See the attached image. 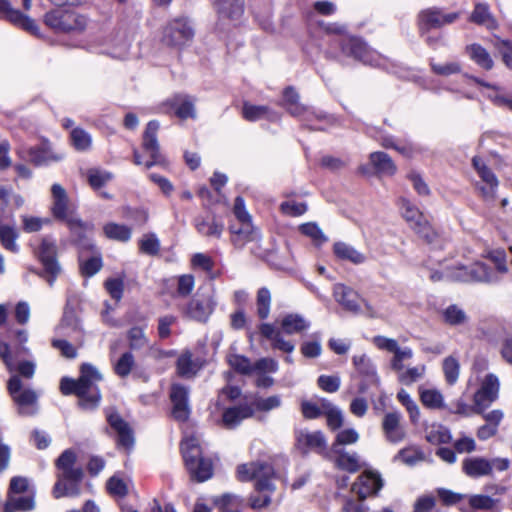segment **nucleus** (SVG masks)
<instances>
[{
  "instance_id": "f257e3e1",
  "label": "nucleus",
  "mask_w": 512,
  "mask_h": 512,
  "mask_svg": "<svg viewBox=\"0 0 512 512\" xmlns=\"http://www.w3.org/2000/svg\"><path fill=\"white\" fill-rule=\"evenodd\" d=\"M76 459L75 452L66 449L56 460L57 481L52 491L56 499L79 494V484L83 479L84 472L80 466H76Z\"/></svg>"
},
{
  "instance_id": "f03ea898",
  "label": "nucleus",
  "mask_w": 512,
  "mask_h": 512,
  "mask_svg": "<svg viewBox=\"0 0 512 512\" xmlns=\"http://www.w3.org/2000/svg\"><path fill=\"white\" fill-rule=\"evenodd\" d=\"M102 379V374L94 365L90 363L81 365L80 376L77 380L79 406L84 409H94L99 405L101 393L97 383Z\"/></svg>"
},
{
  "instance_id": "7ed1b4c3",
  "label": "nucleus",
  "mask_w": 512,
  "mask_h": 512,
  "mask_svg": "<svg viewBox=\"0 0 512 512\" xmlns=\"http://www.w3.org/2000/svg\"><path fill=\"white\" fill-rule=\"evenodd\" d=\"M181 450L191 477L198 482L211 478L213 466L210 459L202 457L201 449L196 438L191 437L182 442Z\"/></svg>"
},
{
  "instance_id": "20e7f679",
  "label": "nucleus",
  "mask_w": 512,
  "mask_h": 512,
  "mask_svg": "<svg viewBox=\"0 0 512 512\" xmlns=\"http://www.w3.org/2000/svg\"><path fill=\"white\" fill-rule=\"evenodd\" d=\"M34 254L43 266V271L39 275L52 286L62 271L61 265L57 260L58 248L56 240L51 236L41 238L39 245L34 249Z\"/></svg>"
},
{
  "instance_id": "39448f33",
  "label": "nucleus",
  "mask_w": 512,
  "mask_h": 512,
  "mask_svg": "<svg viewBox=\"0 0 512 512\" xmlns=\"http://www.w3.org/2000/svg\"><path fill=\"white\" fill-rule=\"evenodd\" d=\"M273 476V468L267 463L252 462L239 465L237 468L238 479L243 482L255 480L257 492L274 491L275 487L271 481Z\"/></svg>"
},
{
  "instance_id": "423d86ee",
  "label": "nucleus",
  "mask_w": 512,
  "mask_h": 512,
  "mask_svg": "<svg viewBox=\"0 0 512 512\" xmlns=\"http://www.w3.org/2000/svg\"><path fill=\"white\" fill-rule=\"evenodd\" d=\"M44 22L56 32L83 31L87 20L83 15L73 11L56 9L46 13Z\"/></svg>"
},
{
  "instance_id": "0eeeda50",
  "label": "nucleus",
  "mask_w": 512,
  "mask_h": 512,
  "mask_svg": "<svg viewBox=\"0 0 512 512\" xmlns=\"http://www.w3.org/2000/svg\"><path fill=\"white\" fill-rule=\"evenodd\" d=\"M53 206L52 212L55 218L64 221L68 227L82 228V220L75 213L70 204L66 190L60 184H53L51 188Z\"/></svg>"
},
{
  "instance_id": "6e6552de",
  "label": "nucleus",
  "mask_w": 512,
  "mask_h": 512,
  "mask_svg": "<svg viewBox=\"0 0 512 512\" xmlns=\"http://www.w3.org/2000/svg\"><path fill=\"white\" fill-rule=\"evenodd\" d=\"M217 14V27L228 30L240 24L244 15V0H213Z\"/></svg>"
},
{
  "instance_id": "1a4fd4ad",
  "label": "nucleus",
  "mask_w": 512,
  "mask_h": 512,
  "mask_svg": "<svg viewBox=\"0 0 512 512\" xmlns=\"http://www.w3.org/2000/svg\"><path fill=\"white\" fill-rule=\"evenodd\" d=\"M447 277L452 281L460 282H495L498 280L496 274L484 263L476 262L471 266L456 264L455 271L448 270Z\"/></svg>"
},
{
  "instance_id": "9d476101",
  "label": "nucleus",
  "mask_w": 512,
  "mask_h": 512,
  "mask_svg": "<svg viewBox=\"0 0 512 512\" xmlns=\"http://www.w3.org/2000/svg\"><path fill=\"white\" fill-rule=\"evenodd\" d=\"M500 382L495 374H487L482 380L480 388L473 396L475 403V413L480 414L485 411L494 401L497 400L499 394Z\"/></svg>"
},
{
  "instance_id": "9b49d317",
  "label": "nucleus",
  "mask_w": 512,
  "mask_h": 512,
  "mask_svg": "<svg viewBox=\"0 0 512 512\" xmlns=\"http://www.w3.org/2000/svg\"><path fill=\"white\" fill-rule=\"evenodd\" d=\"M8 390L13 400L19 407V413L30 415L35 412L37 394L31 389H23L18 375H13L8 381Z\"/></svg>"
},
{
  "instance_id": "f8f14e48",
  "label": "nucleus",
  "mask_w": 512,
  "mask_h": 512,
  "mask_svg": "<svg viewBox=\"0 0 512 512\" xmlns=\"http://www.w3.org/2000/svg\"><path fill=\"white\" fill-rule=\"evenodd\" d=\"M194 36V30L186 19L178 18L171 21L163 33V42L170 46L182 47Z\"/></svg>"
},
{
  "instance_id": "ddd939ff",
  "label": "nucleus",
  "mask_w": 512,
  "mask_h": 512,
  "mask_svg": "<svg viewBox=\"0 0 512 512\" xmlns=\"http://www.w3.org/2000/svg\"><path fill=\"white\" fill-rule=\"evenodd\" d=\"M327 459L333 462L336 468L348 473H356L364 466L357 452L349 451L339 444H332Z\"/></svg>"
},
{
  "instance_id": "4468645a",
  "label": "nucleus",
  "mask_w": 512,
  "mask_h": 512,
  "mask_svg": "<svg viewBox=\"0 0 512 512\" xmlns=\"http://www.w3.org/2000/svg\"><path fill=\"white\" fill-rule=\"evenodd\" d=\"M55 330L58 334L72 339L77 346L84 344L85 331L82 321L73 309H65Z\"/></svg>"
},
{
  "instance_id": "2eb2a0df",
  "label": "nucleus",
  "mask_w": 512,
  "mask_h": 512,
  "mask_svg": "<svg viewBox=\"0 0 512 512\" xmlns=\"http://www.w3.org/2000/svg\"><path fill=\"white\" fill-rule=\"evenodd\" d=\"M341 50L344 55L353 57L364 64L379 65L380 56L375 51L369 49L359 38H345L341 44Z\"/></svg>"
},
{
  "instance_id": "dca6fc26",
  "label": "nucleus",
  "mask_w": 512,
  "mask_h": 512,
  "mask_svg": "<svg viewBox=\"0 0 512 512\" xmlns=\"http://www.w3.org/2000/svg\"><path fill=\"white\" fill-rule=\"evenodd\" d=\"M296 445L303 453L313 451L317 454L328 457L330 450L327 448V441L321 431L309 432L308 430L296 431Z\"/></svg>"
},
{
  "instance_id": "f3484780",
  "label": "nucleus",
  "mask_w": 512,
  "mask_h": 512,
  "mask_svg": "<svg viewBox=\"0 0 512 512\" xmlns=\"http://www.w3.org/2000/svg\"><path fill=\"white\" fill-rule=\"evenodd\" d=\"M383 487V480L378 472L366 470L362 472L352 485V491L357 494L359 500L376 495Z\"/></svg>"
},
{
  "instance_id": "a211bd4d",
  "label": "nucleus",
  "mask_w": 512,
  "mask_h": 512,
  "mask_svg": "<svg viewBox=\"0 0 512 512\" xmlns=\"http://www.w3.org/2000/svg\"><path fill=\"white\" fill-rule=\"evenodd\" d=\"M2 18L32 35H39V27L36 22L21 11L13 9L8 0H0V19Z\"/></svg>"
},
{
  "instance_id": "6ab92c4d",
  "label": "nucleus",
  "mask_w": 512,
  "mask_h": 512,
  "mask_svg": "<svg viewBox=\"0 0 512 512\" xmlns=\"http://www.w3.org/2000/svg\"><path fill=\"white\" fill-rule=\"evenodd\" d=\"M160 124L156 120L148 122L143 134V149L149 154L151 160L145 163L147 169L163 162V156L160 153V146L157 140V132Z\"/></svg>"
},
{
  "instance_id": "aec40b11",
  "label": "nucleus",
  "mask_w": 512,
  "mask_h": 512,
  "mask_svg": "<svg viewBox=\"0 0 512 512\" xmlns=\"http://www.w3.org/2000/svg\"><path fill=\"white\" fill-rule=\"evenodd\" d=\"M459 18V13H443L436 8H429L420 12L418 16L419 29L421 32L433 28H441L444 25L451 24Z\"/></svg>"
},
{
  "instance_id": "412c9836",
  "label": "nucleus",
  "mask_w": 512,
  "mask_h": 512,
  "mask_svg": "<svg viewBox=\"0 0 512 512\" xmlns=\"http://www.w3.org/2000/svg\"><path fill=\"white\" fill-rule=\"evenodd\" d=\"M189 389L181 384H173L170 398L173 404L172 416L175 420L184 422L190 415L188 403Z\"/></svg>"
},
{
  "instance_id": "4be33fe9",
  "label": "nucleus",
  "mask_w": 512,
  "mask_h": 512,
  "mask_svg": "<svg viewBox=\"0 0 512 512\" xmlns=\"http://www.w3.org/2000/svg\"><path fill=\"white\" fill-rule=\"evenodd\" d=\"M17 238L18 232L15 227L13 215L6 213L2 207V214L0 216V242L6 250L17 253L19 251V247L16 244Z\"/></svg>"
},
{
  "instance_id": "5701e85b",
  "label": "nucleus",
  "mask_w": 512,
  "mask_h": 512,
  "mask_svg": "<svg viewBox=\"0 0 512 512\" xmlns=\"http://www.w3.org/2000/svg\"><path fill=\"white\" fill-rule=\"evenodd\" d=\"M28 160L35 166H47L53 162H59L64 159V154L54 151L48 142L42 146L31 147L27 150Z\"/></svg>"
},
{
  "instance_id": "b1692460",
  "label": "nucleus",
  "mask_w": 512,
  "mask_h": 512,
  "mask_svg": "<svg viewBox=\"0 0 512 512\" xmlns=\"http://www.w3.org/2000/svg\"><path fill=\"white\" fill-rule=\"evenodd\" d=\"M163 107L165 113H169L170 109H173L175 115L182 120L196 116L194 100L188 95H176L167 100Z\"/></svg>"
},
{
  "instance_id": "393cba45",
  "label": "nucleus",
  "mask_w": 512,
  "mask_h": 512,
  "mask_svg": "<svg viewBox=\"0 0 512 512\" xmlns=\"http://www.w3.org/2000/svg\"><path fill=\"white\" fill-rule=\"evenodd\" d=\"M336 301L347 311L352 313H360V303L364 302L353 289L343 285L336 284L333 289Z\"/></svg>"
},
{
  "instance_id": "a878e982",
  "label": "nucleus",
  "mask_w": 512,
  "mask_h": 512,
  "mask_svg": "<svg viewBox=\"0 0 512 512\" xmlns=\"http://www.w3.org/2000/svg\"><path fill=\"white\" fill-rule=\"evenodd\" d=\"M401 418L399 412H390L384 416L382 429L388 441L397 443L404 439L405 431L400 423Z\"/></svg>"
},
{
  "instance_id": "bb28decb",
  "label": "nucleus",
  "mask_w": 512,
  "mask_h": 512,
  "mask_svg": "<svg viewBox=\"0 0 512 512\" xmlns=\"http://www.w3.org/2000/svg\"><path fill=\"white\" fill-rule=\"evenodd\" d=\"M107 420L117 432L118 444L125 449H130L134 444L133 433L129 425L117 413H109Z\"/></svg>"
},
{
  "instance_id": "cd10ccee",
  "label": "nucleus",
  "mask_w": 512,
  "mask_h": 512,
  "mask_svg": "<svg viewBox=\"0 0 512 512\" xmlns=\"http://www.w3.org/2000/svg\"><path fill=\"white\" fill-rule=\"evenodd\" d=\"M462 470L471 478H479L491 475L492 464L488 459L483 457H469L463 460Z\"/></svg>"
},
{
  "instance_id": "c85d7f7f",
  "label": "nucleus",
  "mask_w": 512,
  "mask_h": 512,
  "mask_svg": "<svg viewBox=\"0 0 512 512\" xmlns=\"http://www.w3.org/2000/svg\"><path fill=\"white\" fill-rule=\"evenodd\" d=\"M214 310L210 299H192L186 308V314L193 320L206 322Z\"/></svg>"
},
{
  "instance_id": "c756f323",
  "label": "nucleus",
  "mask_w": 512,
  "mask_h": 512,
  "mask_svg": "<svg viewBox=\"0 0 512 512\" xmlns=\"http://www.w3.org/2000/svg\"><path fill=\"white\" fill-rule=\"evenodd\" d=\"M254 410L247 404L228 408L223 412L222 421L226 428L233 429L238 426L242 420L253 416Z\"/></svg>"
},
{
  "instance_id": "7c9ffc66",
  "label": "nucleus",
  "mask_w": 512,
  "mask_h": 512,
  "mask_svg": "<svg viewBox=\"0 0 512 512\" xmlns=\"http://www.w3.org/2000/svg\"><path fill=\"white\" fill-rule=\"evenodd\" d=\"M195 228L202 236L219 239L224 231V224L215 217H197L195 219Z\"/></svg>"
},
{
  "instance_id": "2f4dec72",
  "label": "nucleus",
  "mask_w": 512,
  "mask_h": 512,
  "mask_svg": "<svg viewBox=\"0 0 512 512\" xmlns=\"http://www.w3.org/2000/svg\"><path fill=\"white\" fill-rule=\"evenodd\" d=\"M231 242L237 248H243L248 242L257 239V232L254 231L250 222L241 223V227L230 226Z\"/></svg>"
},
{
  "instance_id": "473e14b6",
  "label": "nucleus",
  "mask_w": 512,
  "mask_h": 512,
  "mask_svg": "<svg viewBox=\"0 0 512 512\" xmlns=\"http://www.w3.org/2000/svg\"><path fill=\"white\" fill-rule=\"evenodd\" d=\"M310 327V322L297 313L287 314L281 321V328L287 335L299 334Z\"/></svg>"
},
{
  "instance_id": "72a5a7b5",
  "label": "nucleus",
  "mask_w": 512,
  "mask_h": 512,
  "mask_svg": "<svg viewBox=\"0 0 512 512\" xmlns=\"http://www.w3.org/2000/svg\"><path fill=\"white\" fill-rule=\"evenodd\" d=\"M200 364L192 358V353L188 350L180 354L177 359L176 369L179 376L183 378H193L200 370Z\"/></svg>"
},
{
  "instance_id": "f704fd0d",
  "label": "nucleus",
  "mask_w": 512,
  "mask_h": 512,
  "mask_svg": "<svg viewBox=\"0 0 512 512\" xmlns=\"http://www.w3.org/2000/svg\"><path fill=\"white\" fill-rule=\"evenodd\" d=\"M35 508L34 492L25 496H7L4 512L31 511Z\"/></svg>"
},
{
  "instance_id": "c9c22d12",
  "label": "nucleus",
  "mask_w": 512,
  "mask_h": 512,
  "mask_svg": "<svg viewBox=\"0 0 512 512\" xmlns=\"http://www.w3.org/2000/svg\"><path fill=\"white\" fill-rule=\"evenodd\" d=\"M369 160L378 174L392 176L396 173L397 167L387 153L373 152L370 154Z\"/></svg>"
},
{
  "instance_id": "e433bc0d",
  "label": "nucleus",
  "mask_w": 512,
  "mask_h": 512,
  "mask_svg": "<svg viewBox=\"0 0 512 512\" xmlns=\"http://www.w3.org/2000/svg\"><path fill=\"white\" fill-rule=\"evenodd\" d=\"M470 21L478 25H483L487 29H496L498 23L494 16L489 10V6L486 3H477L470 16Z\"/></svg>"
},
{
  "instance_id": "4c0bfd02",
  "label": "nucleus",
  "mask_w": 512,
  "mask_h": 512,
  "mask_svg": "<svg viewBox=\"0 0 512 512\" xmlns=\"http://www.w3.org/2000/svg\"><path fill=\"white\" fill-rule=\"evenodd\" d=\"M478 175L484 183V185L478 186L482 197L486 201L494 200L496 196V189L498 187V180L495 174L488 167H486L480 171Z\"/></svg>"
},
{
  "instance_id": "58836bf2",
  "label": "nucleus",
  "mask_w": 512,
  "mask_h": 512,
  "mask_svg": "<svg viewBox=\"0 0 512 512\" xmlns=\"http://www.w3.org/2000/svg\"><path fill=\"white\" fill-rule=\"evenodd\" d=\"M333 251L339 259L349 261L356 265L366 261V256L363 253L344 242H336L333 246Z\"/></svg>"
},
{
  "instance_id": "ea45409f",
  "label": "nucleus",
  "mask_w": 512,
  "mask_h": 512,
  "mask_svg": "<svg viewBox=\"0 0 512 512\" xmlns=\"http://www.w3.org/2000/svg\"><path fill=\"white\" fill-rule=\"evenodd\" d=\"M425 432L426 440L434 445L449 443L452 438L449 429L441 424H432Z\"/></svg>"
},
{
  "instance_id": "a19ab883",
  "label": "nucleus",
  "mask_w": 512,
  "mask_h": 512,
  "mask_svg": "<svg viewBox=\"0 0 512 512\" xmlns=\"http://www.w3.org/2000/svg\"><path fill=\"white\" fill-rule=\"evenodd\" d=\"M443 321L450 326L464 325L468 322L466 312L456 304H451L442 311Z\"/></svg>"
},
{
  "instance_id": "79ce46f5",
  "label": "nucleus",
  "mask_w": 512,
  "mask_h": 512,
  "mask_svg": "<svg viewBox=\"0 0 512 512\" xmlns=\"http://www.w3.org/2000/svg\"><path fill=\"white\" fill-rule=\"evenodd\" d=\"M284 105L288 112L293 116H301L306 112V108L299 103V94L293 87H287L283 93Z\"/></svg>"
},
{
  "instance_id": "37998d69",
  "label": "nucleus",
  "mask_w": 512,
  "mask_h": 512,
  "mask_svg": "<svg viewBox=\"0 0 512 512\" xmlns=\"http://www.w3.org/2000/svg\"><path fill=\"white\" fill-rule=\"evenodd\" d=\"M470 58L480 67L490 70L493 67V60L490 54L479 44H472L467 47Z\"/></svg>"
},
{
  "instance_id": "c03bdc74",
  "label": "nucleus",
  "mask_w": 512,
  "mask_h": 512,
  "mask_svg": "<svg viewBox=\"0 0 512 512\" xmlns=\"http://www.w3.org/2000/svg\"><path fill=\"white\" fill-rule=\"evenodd\" d=\"M322 407L324 409V415L327 418L328 427L332 430L340 428L343 424L341 411L326 399H322Z\"/></svg>"
},
{
  "instance_id": "a18cd8bd",
  "label": "nucleus",
  "mask_w": 512,
  "mask_h": 512,
  "mask_svg": "<svg viewBox=\"0 0 512 512\" xmlns=\"http://www.w3.org/2000/svg\"><path fill=\"white\" fill-rule=\"evenodd\" d=\"M73 147L77 151H87L92 145L91 135L82 128H74L70 133Z\"/></svg>"
},
{
  "instance_id": "49530a36",
  "label": "nucleus",
  "mask_w": 512,
  "mask_h": 512,
  "mask_svg": "<svg viewBox=\"0 0 512 512\" xmlns=\"http://www.w3.org/2000/svg\"><path fill=\"white\" fill-rule=\"evenodd\" d=\"M271 307V293L266 287H262L257 292L256 308L257 315L264 320L269 316Z\"/></svg>"
},
{
  "instance_id": "de8ad7c7",
  "label": "nucleus",
  "mask_w": 512,
  "mask_h": 512,
  "mask_svg": "<svg viewBox=\"0 0 512 512\" xmlns=\"http://www.w3.org/2000/svg\"><path fill=\"white\" fill-rule=\"evenodd\" d=\"M443 373L448 384L453 385L457 382L460 373V364L453 356L446 357L443 360Z\"/></svg>"
},
{
  "instance_id": "09e8293b",
  "label": "nucleus",
  "mask_w": 512,
  "mask_h": 512,
  "mask_svg": "<svg viewBox=\"0 0 512 512\" xmlns=\"http://www.w3.org/2000/svg\"><path fill=\"white\" fill-rule=\"evenodd\" d=\"M104 232L110 239L118 241H128L131 237V229L125 225L108 223L104 226Z\"/></svg>"
},
{
  "instance_id": "8fccbe9b",
  "label": "nucleus",
  "mask_w": 512,
  "mask_h": 512,
  "mask_svg": "<svg viewBox=\"0 0 512 512\" xmlns=\"http://www.w3.org/2000/svg\"><path fill=\"white\" fill-rule=\"evenodd\" d=\"M229 365L238 373L243 375H250L253 373V363L242 355L232 354L228 356Z\"/></svg>"
},
{
  "instance_id": "3c124183",
  "label": "nucleus",
  "mask_w": 512,
  "mask_h": 512,
  "mask_svg": "<svg viewBox=\"0 0 512 512\" xmlns=\"http://www.w3.org/2000/svg\"><path fill=\"white\" fill-rule=\"evenodd\" d=\"M319 122L311 123L309 125L312 130H326L329 126H332L335 122V119L332 116L323 114L322 112H310L306 115L305 120L307 122H312L313 120Z\"/></svg>"
},
{
  "instance_id": "603ef678",
  "label": "nucleus",
  "mask_w": 512,
  "mask_h": 512,
  "mask_svg": "<svg viewBox=\"0 0 512 512\" xmlns=\"http://www.w3.org/2000/svg\"><path fill=\"white\" fill-rule=\"evenodd\" d=\"M420 398L423 405L428 408L439 409L443 407V395L438 390H422L420 393Z\"/></svg>"
},
{
  "instance_id": "864d4df0",
  "label": "nucleus",
  "mask_w": 512,
  "mask_h": 512,
  "mask_svg": "<svg viewBox=\"0 0 512 512\" xmlns=\"http://www.w3.org/2000/svg\"><path fill=\"white\" fill-rule=\"evenodd\" d=\"M87 177L90 186L94 189H99L108 183L113 178V175L108 171L94 168L88 171Z\"/></svg>"
},
{
  "instance_id": "5fc2aeb1",
  "label": "nucleus",
  "mask_w": 512,
  "mask_h": 512,
  "mask_svg": "<svg viewBox=\"0 0 512 512\" xmlns=\"http://www.w3.org/2000/svg\"><path fill=\"white\" fill-rule=\"evenodd\" d=\"M393 357L391 359L390 365L392 370L395 372H400L403 370L404 365L403 362L406 360H409L413 357V351L409 347H398L394 353Z\"/></svg>"
},
{
  "instance_id": "6e6d98bb",
  "label": "nucleus",
  "mask_w": 512,
  "mask_h": 512,
  "mask_svg": "<svg viewBox=\"0 0 512 512\" xmlns=\"http://www.w3.org/2000/svg\"><path fill=\"white\" fill-rule=\"evenodd\" d=\"M498 503V500L491 498L487 495L476 494L469 496V505L477 510H493Z\"/></svg>"
},
{
  "instance_id": "4d7b16f0",
  "label": "nucleus",
  "mask_w": 512,
  "mask_h": 512,
  "mask_svg": "<svg viewBox=\"0 0 512 512\" xmlns=\"http://www.w3.org/2000/svg\"><path fill=\"white\" fill-rule=\"evenodd\" d=\"M269 108L267 106L251 105L247 102L243 104L242 114L248 121H257L268 117Z\"/></svg>"
},
{
  "instance_id": "13d9d810",
  "label": "nucleus",
  "mask_w": 512,
  "mask_h": 512,
  "mask_svg": "<svg viewBox=\"0 0 512 512\" xmlns=\"http://www.w3.org/2000/svg\"><path fill=\"white\" fill-rule=\"evenodd\" d=\"M420 238H422L428 244H436L438 240L437 232L430 226L428 221L425 219L417 226L412 228Z\"/></svg>"
},
{
  "instance_id": "bf43d9fd",
  "label": "nucleus",
  "mask_w": 512,
  "mask_h": 512,
  "mask_svg": "<svg viewBox=\"0 0 512 512\" xmlns=\"http://www.w3.org/2000/svg\"><path fill=\"white\" fill-rule=\"evenodd\" d=\"M402 209L403 216L405 220L410 223L411 228H413V226H417L418 223H421L423 220H425L424 215L407 200L403 201Z\"/></svg>"
},
{
  "instance_id": "052dcab7",
  "label": "nucleus",
  "mask_w": 512,
  "mask_h": 512,
  "mask_svg": "<svg viewBox=\"0 0 512 512\" xmlns=\"http://www.w3.org/2000/svg\"><path fill=\"white\" fill-rule=\"evenodd\" d=\"M425 372V366L420 365L412 368H408L407 370H401L398 373V380L405 385H410L420 379Z\"/></svg>"
},
{
  "instance_id": "680f3d73",
  "label": "nucleus",
  "mask_w": 512,
  "mask_h": 512,
  "mask_svg": "<svg viewBox=\"0 0 512 512\" xmlns=\"http://www.w3.org/2000/svg\"><path fill=\"white\" fill-rule=\"evenodd\" d=\"M134 363L135 362L132 353H124L114 366L115 373L120 377L128 376L134 366Z\"/></svg>"
},
{
  "instance_id": "e2e57ef3",
  "label": "nucleus",
  "mask_w": 512,
  "mask_h": 512,
  "mask_svg": "<svg viewBox=\"0 0 512 512\" xmlns=\"http://www.w3.org/2000/svg\"><path fill=\"white\" fill-rule=\"evenodd\" d=\"M300 231L304 235L310 237L318 245L327 241V237L316 223L302 224L300 226Z\"/></svg>"
},
{
  "instance_id": "0e129e2a",
  "label": "nucleus",
  "mask_w": 512,
  "mask_h": 512,
  "mask_svg": "<svg viewBox=\"0 0 512 512\" xmlns=\"http://www.w3.org/2000/svg\"><path fill=\"white\" fill-rule=\"evenodd\" d=\"M51 345L53 348L60 351L61 355L68 359L77 357V345H73L66 339H52Z\"/></svg>"
},
{
  "instance_id": "69168bd1",
  "label": "nucleus",
  "mask_w": 512,
  "mask_h": 512,
  "mask_svg": "<svg viewBox=\"0 0 512 512\" xmlns=\"http://www.w3.org/2000/svg\"><path fill=\"white\" fill-rule=\"evenodd\" d=\"M26 492H33L30 490L29 480L26 477L15 476L10 480L7 496L19 495Z\"/></svg>"
},
{
  "instance_id": "338daca9",
  "label": "nucleus",
  "mask_w": 512,
  "mask_h": 512,
  "mask_svg": "<svg viewBox=\"0 0 512 512\" xmlns=\"http://www.w3.org/2000/svg\"><path fill=\"white\" fill-rule=\"evenodd\" d=\"M353 364L359 373L365 376H375L376 370L370 359L365 355H355L353 357Z\"/></svg>"
},
{
  "instance_id": "774afa93",
  "label": "nucleus",
  "mask_w": 512,
  "mask_h": 512,
  "mask_svg": "<svg viewBox=\"0 0 512 512\" xmlns=\"http://www.w3.org/2000/svg\"><path fill=\"white\" fill-rule=\"evenodd\" d=\"M281 404L282 400L279 395H272L267 398H257L254 401L255 408L263 412H268L273 409L279 408Z\"/></svg>"
}]
</instances>
